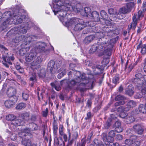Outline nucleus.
Wrapping results in <instances>:
<instances>
[{"label":"nucleus","mask_w":146,"mask_h":146,"mask_svg":"<svg viewBox=\"0 0 146 146\" xmlns=\"http://www.w3.org/2000/svg\"><path fill=\"white\" fill-rule=\"evenodd\" d=\"M115 130L117 133H120L122 132L123 130V128L121 127H119L117 128H115Z\"/></svg>","instance_id":"obj_56"},{"label":"nucleus","mask_w":146,"mask_h":146,"mask_svg":"<svg viewBox=\"0 0 146 146\" xmlns=\"http://www.w3.org/2000/svg\"><path fill=\"white\" fill-rule=\"evenodd\" d=\"M17 98L15 96L13 99L11 98L10 100L5 101L4 104L7 108H9L14 105L17 102Z\"/></svg>","instance_id":"obj_17"},{"label":"nucleus","mask_w":146,"mask_h":146,"mask_svg":"<svg viewBox=\"0 0 146 146\" xmlns=\"http://www.w3.org/2000/svg\"><path fill=\"white\" fill-rule=\"evenodd\" d=\"M115 32L113 30L109 31L107 33V35L110 36H113L115 34Z\"/></svg>","instance_id":"obj_54"},{"label":"nucleus","mask_w":146,"mask_h":146,"mask_svg":"<svg viewBox=\"0 0 146 146\" xmlns=\"http://www.w3.org/2000/svg\"><path fill=\"white\" fill-rule=\"evenodd\" d=\"M62 81L68 84V87L70 89L72 87L77 85L78 83L80 82V81L77 80V79H75L70 81H69L67 80H65Z\"/></svg>","instance_id":"obj_19"},{"label":"nucleus","mask_w":146,"mask_h":146,"mask_svg":"<svg viewBox=\"0 0 146 146\" xmlns=\"http://www.w3.org/2000/svg\"><path fill=\"white\" fill-rule=\"evenodd\" d=\"M45 43L39 42L36 43L30 52L26 56L25 60L27 62L32 61L31 64L32 66L37 65L42 61V57L38 55L37 53L42 52L44 50L46 46Z\"/></svg>","instance_id":"obj_2"},{"label":"nucleus","mask_w":146,"mask_h":146,"mask_svg":"<svg viewBox=\"0 0 146 146\" xmlns=\"http://www.w3.org/2000/svg\"><path fill=\"white\" fill-rule=\"evenodd\" d=\"M58 70H61V71L60 72L61 73H59L57 76L58 78L59 79H60L66 74V71L65 69L61 68L59 69Z\"/></svg>","instance_id":"obj_35"},{"label":"nucleus","mask_w":146,"mask_h":146,"mask_svg":"<svg viewBox=\"0 0 146 146\" xmlns=\"http://www.w3.org/2000/svg\"><path fill=\"white\" fill-rule=\"evenodd\" d=\"M53 7L52 9L55 15H57L60 21L65 23L66 25L73 28L75 31H80L84 29L87 25L93 27L94 24L91 22H85L83 20L78 18H72L70 19L68 22L65 17L67 12L69 11L71 6L69 4L66 5L61 1L55 0L54 1Z\"/></svg>","instance_id":"obj_1"},{"label":"nucleus","mask_w":146,"mask_h":146,"mask_svg":"<svg viewBox=\"0 0 146 146\" xmlns=\"http://www.w3.org/2000/svg\"><path fill=\"white\" fill-rule=\"evenodd\" d=\"M48 112V108H46L45 110L42 112V115L44 117H46L47 115Z\"/></svg>","instance_id":"obj_55"},{"label":"nucleus","mask_w":146,"mask_h":146,"mask_svg":"<svg viewBox=\"0 0 146 146\" xmlns=\"http://www.w3.org/2000/svg\"><path fill=\"white\" fill-rule=\"evenodd\" d=\"M91 9L89 7H85L84 9H81V15L84 16L89 17L90 15Z\"/></svg>","instance_id":"obj_21"},{"label":"nucleus","mask_w":146,"mask_h":146,"mask_svg":"<svg viewBox=\"0 0 146 146\" xmlns=\"http://www.w3.org/2000/svg\"><path fill=\"white\" fill-rule=\"evenodd\" d=\"M26 107V104L23 103H21L17 104L15 108L17 110H20L24 109Z\"/></svg>","instance_id":"obj_36"},{"label":"nucleus","mask_w":146,"mask_h":146,"mask_svg":"<svg viewBox=\"0 0 146 146\" xmlns=\"http://www.w3.org/2000/svg\"><path fill=\"white\" fill-rule=\"evenodd\" d=\"M86 143V142L85 140H82L81 143L77 144V146H85Z\"/></svg>","instance_id":"obj_58"},{"label":"nucleus","mask_w":146,"mask_h":146,"mask_svg":"<svg viewBox=\"0 0 146 146\" xmlns=\"http://www.w3.org/2000/svg\"><path fill=\"white\" fill-rule=\"evenodd\" d=\"M30 80L34 82L36 81V74L35 73H33L30 74Z\"/></svg>","instance_id":"obj_42"},{"label":"nucleus","mask_w":146,"mask_h":146,"mask_svg":"<svg viewBox=\"0 0 146 146\" xmlns=\"http://www.w3.org/2000/svg\"><path fill=\"white\" fill-rule=\"evenodd\" d=\"M122 111H119L120 112H121L119 115L121 117L123 118H125L127 116V114L126 113L122 112Z\"/></svg>","instance_id":"obj_57"},{"label":"nucleus","mask_w":146,"mask_h":146,"mask_svg":"<svg viewBox=\"0 0 146 146\" xmlns=\"http://www.w3.org/2000/svg\"><path fill=\"white\" fill-rule=\"evenodd\" d=\"M133 129L138 134L141 135L144 131L143 126L140 124H137L133 126Z\"/></svg>","instance_id":"obj_18"},{"label":"nucleus","mask_w":146,"mask_h":146,"mask_svg":"<svg viewBox=\"0 0 146 146\" xmlns=\"http://www.w3.org/2000/svg\"><path fill=\"white\" fill-rule=\"evenodd\" d=\"M54 142L55 144L56 145H59V141L58 140V138L57 137V135L56 136L54 135Z\"/></svg>","instance_id":"obj_59"},{"label":"nucleus","mask_w":146,"mask_h":146,"mask_svg":"<svg viewBox=\"0 0 146 146\" xmlns=\"http://www.w3.org/2000/svg\"><path fill=\"white\" fill-rule=\"evenodd\" d=\"M15 117V116L12 114L9 115L6 117V119L7 120L11 121V127L15 126V127H16L17 126L23 125L24 121L23 120L20 119L14 120Z\"/></svg>","instance_id":"obj_10"},{"label":"nucleus","mask_w":146,"mask_h":146,"mask_svg":"<svg viewBox=\"0 0 146 146\" xmlns=\"http://www.w3.org/2000/svg\"><path fill=\"white\" fill-rule=\"evenodd\" d=\"M123 14L119 12L117 13L116 14L117 18L119 19H123L124 17Z\"/></svg>","instance_id":"obj_47"},{"label":"nucleus","mask_w":146,"mask_h":146,"mask_svg":"<svg viewBox=\"0 0 146 146\" xmlns=\"http://www.w3.org/2000/svg\"><path fill=\"white\" fill-rule=\"evenodd\" d=\"M53 127L54 135L56 136L57 135V132L58 129L57 123L54 121L53 124Z\"/></svg>","instance_id":"obj_37"},{"label":"nucleus","mask_w":146,"mask_h":146,"mask_svg":"<svg viewBox=\"0 0 146 146\" xmlns=\"http://www.w3.org/2000/svg\"><path fill=\"white\" fill-rule=\"evenodd\" d=\"M119 13L123 14H125L129 12L128 9L125 7L120 8L119 10Z\"/></svg>","instance_id":"obj_39"},{"label":"nucleus","mask_w":146,"mask_h":146,"mask_svg":"<svg viewBox=\"0 0 146 146\" xmlns=\"http://www.w3.org/2000/svg\"><path fill=\"white\" fill-rule=\"evenodd\" d=\"M16 93L15 89L12 87H10L8 88L7 90V94L9 97L14 96Z\"/></svg>","instance_id":"obj_24"},{"label":"nucleus","mask_w":146,"mask_h":146,"mask_svg":"<svg viewBox=\"0 0 146 146\" xmlns=\"http://www.w3.org/2000/svg\"><path fill=\"white\" fill-rule=\"evenodd\" d=\"M25 14L22 10H19L17 13H14L12 15L11 12H6L1 17L2 18L7 19L3 22V25L6 27L9 24L17 25L22 23L25 18Z\"/></svg>","instance_id":"obj_3"},{"label":"nucleus","mask_w":146,"mask_h":146,"mask_svg":"<svg viewBox=\"0 0 146 146\" xmlns=\"http://www.w3.org/2000/svg\"><path fill=\"white\" fill-rule=\"evenodd\" d=\"M60 66V64H55L54 61L50 60L48 64L47 70L48 71H49L52 74L58 73L61 71V70H57Z\"/></svg>","instance_id":"obj_12"},{"label":"nucleus","mask_w":146,"mask_h":146,"mask_svg":"<svg viewBox=\"0 0 146 146\" xmlns=\"http://www.w3.org/2000/svg\"><path fill=\"white\" fill-rule=\"evenodd\" d=\"M36 38V36L34 35L29 36L26 35H25V36H23L22 40L24 41V43L22 44V45H23V44L24 45H27L32 40H34Z\"/></svg>","instance_id":"obj_15"},{"label":"nucleus","mask_w":146,"mask_h":146,"mask_svg":"<svg viewBox=\"0 0 146 146\" xmlns=\"http://www.w3.org/2000/svg\"><path fill=\"white\" fill-rule=\"evenodd\" d=\"M137 24V20L136 18V15H134L133 17V21L128 26L129 30H130L131 29H134Z\"/></svg>","instance_id":"obj_23"},{"label":"nucleus","mask_w":146,"mask_h":146,"mask_svg":"<svg viewBox=\"0 0 146 146\" xmlns=\"http://www.w3.org/2000/svg\"><path fill=\"white\" fill-rule=\"evenodd\" d=\"M133 137L132 139H135V138H136L135 140L133 141V146H139L140 145L141 143L143 141V140L142 139L139 140V137H136L135 136H133Z\"/></svg>","instance_id":"obj_26"},{"label":"nucleus","mask_w":146,"mask_h":146,"mask_svg":"<svg viewBox=\"0 0 146 146\" xmlns=\"http://www.w3.org/2000/svg\"><path fill=\"white\" fill-rule=\"evenodd\" d=\"M139 111L142 113H146V104L145 105L143 104H140L138 108Z\"/></svg>","instance_id":"obj_32"},{"label":"nucleus","mask_w":146,"mask_h":146,"mask_svg":"<svg viewBox=\"0 0 146 146\" xmlns=\"http://www.w3.org/2000/svg\"><path fill=\"white\" fill-rule=\"evenodd\" d=\"M100 15L102 17L100 19V22L102 24H106L108 25L110 24V21L108 20V17L106 12L103 10H102L100 12Z\"/></svg>","instance_id":"obj_14"},{"label":"nucleus","mask_w":146,"mask_h":146,"mask_svg":"<svg viewBox=\"0 0 146 146\" xmlns=\"http://www.w3.org/2000/svg\"><path fill=\"white\" fill-rule=\"evenodd\" d=\"M135 119V118L133 116L128 115L127 117L126 121L127 123H130L133 122Z\"/></svg>","instance_id":"obj_34"},{"label":"nucleus","mask_w":146,"mask_h":146,"mask_svg":"<svg viewBox=\"0 0 146 146\" xmlns=\"http://www.w3.org/2000/svg\"><path fill=\"white\" fill-rule=\"evenodd\" d=\"M72 9L75 12L80 13L81 14L80 11H81V9H83V8L80 4L78 3L76 5L75 7H73Z\"/></svg>","instance_id":"obj_30"},{"label":"nucleus","mask_w":146,"mask_h":146,"mask_svg":"<svg viewBox=\"0 0 146 146\" xmlns=\"http://www.w3.org/2000/svg\"><path fill=\"white\" fill-rule=\"evenodd\" d=\"M137 49L141 48V52L143 54H144L146 52V44H142L140 43L137 47Z\"/></svg>","instance_id":"obj_29"},{"label":"nucleus","mask_w":146,"mask_h":146,"mask_svg":"<svg viewBox=\"0 0 146 146\" xmlns=\"http://www.w3.org/2000/svg\"><path fill=\"white\" fill-rule=\"evenodd\" d=\"M111 125V123L110 122L108 121L104 124V128L105 129H108Z\"/></svg>","instance_id":"obj_48"},{"label":"nucleus","mask_w":146,"mask_h":146,"mask_svg":"<svg viewBox=\"0 0 146 146\" xmlns=\"http://www.w3.org/2000/svg\"><path fill=\"white\" fill-rule=\"evenodd\" d=\"M36 119V117L35 115H32L31 120L32 121H35Z\"/></svg>","instance_id":"obj_63"},{"label":"nucleus","mask_w":146,"mask_h":146,"mask_svg":"<svg viewBox=\"0 0 146 146\" xmlns=\"http://www.w3.org/2000/svg\"><path fill=\"white\" fill-rule=\"evenodd\" d=\"M28 28V24L27 23H26L21 25L19 27H15L12 29L11 31L14 32L13 33L14 34H22L26 33Z\"/></svg>","instance_id":"obj_9"},{"label":"nucleus","mask_w":146,"mask_h":146,"mask_svg":"<svg viewBox=\"0 0 146 146\" xmlns=\"http://www.w3.org/2000/svg\"><path fill=\"white\" fill-rule=\"evenodd\" d=\"M76 66V65L73 64H71L70 65V68L73 70V69Z\"/></svg>","instance_id":"obj_64"},{"label":"nucleus","mask_w":146,"mask_h":146,"mask_svg":"<svg viewBox=\"0 0 146 146\" xmlns=\"http://www.w3.org/2000/svg\"><path fill=\"white\" fill-rule=\"evenodd\" d=\"M22 139L21 143L23 145L25 146H31V142L30 139L27 138Z\"/></svg>","instance_id":"obj_27"},{"label":"nucleus","mask_w":146,"mask_h":146,"mask_svg":"<svg viewBox=\"0 0 146 146\" xmlns=\"http://www.w3.org/2000/svg\"><path fill=\"white\" fill-rule=\"evenodd\" d=\"M113 141L109 142L108 145H106L107 146H119V145L118 143H114L112 142Z\"/></svg>","instance_id":"obj_52"},{"label":"nucleus","mask_w":146,"mask_h":146,"mask_svg":"<svg viewBox=\"0 0 146 146\" xmlns=\"http://www.w3.org/2000/svg\"><path fill=\"white\" fill-rule=\"evenodd\" d=\"M116 138L119 140H120L122 139V136L120 134L117 135L116 136Z\"/></svg>","instance_id":"obj_61"},{"label":"nucleus","mask_w":146,"mask_h":146,"mask_svg":"<svg viewBox=\"0 0 146 146\" xmlns=\"http://www.w3.org/2000/svg\"><path fill=\"white\" fill-rule=\"evenodd\" d=\"M51 85L52 86V88L55 89L57 91H60L61 89V87L60 85L55 84L54 83H51Z\"/></svg>","instance_id":"obj_40"},{"label":"nucleus","mask_w":146,"mask_h":146,"mask_svg":"<svg viewBox=\"0 0 146 146\" xmlns=\"http://www.w3.org/2000/svg\"><path fill=\"white\" fill-rule=\"evenodd\" d=\"M17 137V136L16 134L15 133H13L11 134L10 138L12 140L14 141L16 140Z\"/></svg>","instance_id":"obj_53"},{"label":"nucleus","mask_w":146,"mask_h":146,"mask_svg":"<svg viewBox=\"0 0 146 146\" xmlns=\"http://www.w3.org/2000/svg\"><path fill=\"white\" fill-rule=\"evenodd\" d=\"M59 133L62 136L63 135V127L62 125H60L59 128Z\"/></svg>","instance_id":"obj_51"},{"label":"nucleus","mask_w":146,"mask_h":146,"mask_svg":"<svg viewBox=\"0 0 146 146\" xmlns=\"http://www.w3.org/2000/svg\"><path fill=\"white\" fill-rule=\"evenodd\" d=\"M101 39L103 40V42L100 43L98 42V44H94L93 45L90 49V53H93L97 50L109 51L112 48V40H104V38Z\"/></svg>","instance_id":"obj_4"},{"label":"nucleus","mask_w":146,"mask_h":146,"mask_svg":"<svg viewBox=\"0 0 146 146\" xmlns=\"http://www.w3.org/2000/svg\"><path fill=\"white\" fill-rule=\"evenodd\" d=\"M22 96L23 100H27L29 98V95L27 91H24L22 93Z\"/></svg>","instance_id":"obj_41"},{"label":"nucleus","mask_w":146,"mask_h":146,"mask_svg":"<svg viewBox=\"0 0 146 146\" xmlns=\"http://www.w3.org/2000/svg\"><path fill=\"white\" fill-rule=\"evenodd\" d=\"M115 99L116 101H118L115 104V106L116 107L123 105L125 103L124 100H125V98L122 95H117L115 97Z\"/></svg>","instance_id":"obj_16"},{"label":"nucleus","mask_w":146,"mask_h":146,"mask_svg":"<svg viewBox=\"0 0 146 146\" xmlns=\"http://www.w3.org/2000/svg\"><path fill=\"white\" fill-rule=\"evenodd\" d=\"M92 68L93 69V71L95 74H98L102 72V68L101 65H98L96 66H92Z\"/></svg>","instance_id":"obj_22"},{"label":"nucleus","mask_w":146,"mask_h":146,"mask_svg":"<svg viewBox=\"0 0 146 146\" xmlns=\"http://www.w3.org/2000/svg\"><path fill=\"white\" fill-rule=\"evenodd\" d=\"M23 35L19 36H17L15 39L12 40V42L14 43H17L20 41L22 40Z\"/></svg>","instance_id":"obj_38"},{"label":"nucleus","mask_w":146,"mask_h":146,"mask_svg":"<svg viewBox=\"0 0 146 146\" xmlns=\"http://www.w3.org/2000/svg\"><path fill=\"white\" fill-rule=\"evenodd\" d=\"M83 77V79H80L83 82L80 84L79 86V88L81 91H84L86 89L90 88L92 87L94 83L95 82V80L94 78L89 79L87 78L85 76Z\"/></svg>","instance_id":"obj_6"},{"label":"nucleus","mask_w":146,"mask_h":146,"mask_svg":"<svg viewBox=\"0 0 146 146\" xmlns=\"http://www.w3.org/2000/svg\"><path fill=\"white\" fill-rule=\"evenodd\" d=\"M29 116V114L28 113L25 112L22 113L21 115V117L22 118L25 120H27L28 119V117Z\"/></svg>","instance_id":"obj_45"},{"label":"nucleus","mask_w":146,"mask_h":146,"mask_svg":"<svg viewBox=\"0 0 146 146\" xmlns=\"http://www.w3.org/2000/svg\"><path fill=\"white\" fill-rule=\"evenodd\" d=\"M63 136V137L64 139V141L63 144L64 145H65V143L64 142H66L67 141V136L66 134H63V135H62Z\"/></svg>","instance_id":"obj_62"},{"label":"nucleus","mask_w":146,"mask_h":146,"mask_svg":"<svg viewBox=\"0 0 146 146\" xmlns=\"http://www.w3.org/2000/svg\"><path fill=\"white\" fill-rule=\"evenodd\" d=\"M0 48L2 52H4V53H3V60L2 61L3 64L6 67L8 68V64H12L11 61H13L14 58L12 55L9 56L8 54L7 49L3 45H0Z\"/></svg>","instance_id":"obj_5"},{"label":"nucleus","mask_w":146,"mask_h":146,"mask_svg":"<svg viewBox=\"0 0 146 146\" xmlns=\"http://www.w3.org/2000/svg\"><path fill=\"white\" fill-rule=\"evenodd\" d=\"M29 47H26L22 48L20 49L19 51V54L21 56H23L24 54L29 50Z\"/></svg>","instance_id":"obj_33"},{"label":"nucleus","mask_w":146,"mask_h":146,"mask_svg":"<svg viewBox=\"0 0 146 146\" xmlns=\"http://www.w3.org/2000/svg\"><path fill=\"white\" fill-rule=\"evenodd\" d=\"M133 89L134 88L132 85H129L128 87V89L125 91L126 94L129 96H131L134 93Z\"/></svg>","instance_id":"obj_28"},{"label":"nucleus","mask_w":146,"mask_h":146,"mask_svg":"<svg viewBox=\"0 0 146 146\" xmlns=\"http://www.w3.org/2000/svg\"><path fill=\"white\" fill-rule=\"evenodd\" d=\"M89 17L91 19V21L92 22H96L99 21H100L99 14L96 11H94L91 13H90V15L89 16Z\"/></svg>","instance_id":"obj_20"},{"label":"nucleus","mask_w":146,"mask_h":146,"mask_svg":"<svg viewBox=\"0 0 146 146\" xmlns=\"http://www.w3.org/2000/svg\"><path fill=\"white\" fill-rule=\"evenodd\" d=\"M135 78L134 80L135 84H137V86L139 89L144 88L146 86V75L143 76L141 74L138 73L135 75Z\"/></svg>","instance_id":"obj_7"},{"label":"nucleus","mask_w":146,"mask_h":146,"mask_svg":"<svg viewBox=\"0 0 146 146\" xmlns=\"http://www.w3.org/2000/svg\"><path fill=\"white\" fill-rule=\"evenodd\" d=\"M132 138H131L130 139H126L125 141V144L127 145L133 146V140H132Z\"/></svg>","instance_id":"obj_44"},{"label":"nucleus","mask_w":146,"mask_h":146,"mask_svg":"<svg viewBox=\"0 0 146 146\" xmlns=\"http://www.w3.org/2000/svg\"><path fill=\"white\" fill-rule=\"evenodd\" d=\"M119 78L118 76H115L113 79L112 82L114 84H116L119 83Z\"/></svg>","instance_id":"obj_49"},{"label":"nucleus","mask_w":146,"mask_h":146,"mask_svg":"<svg viewBox=\"0 0 146 146\" xmlns=\"http://www.w3.org/2000/svg\"><path fill=\"white\" fill-rule=\"evenodd\" d=\"M95 38L94 35H91L88 36L84 39L83 42L85 44H88L91 42Z\"/></svg>","instance_id":"obj_25"},{"label":"nucleus","mask_w":146,"mask_h":146,"mask_svg":"<svg viewBox=\"0 0 146 146\" xmlns=\"http://www.w3.org/2000/svg\"><path fill=\"white\" fill-rule=\"evenodd\" d=\"M74 74L76 77H77L76 79H77V80L81 82L80 79H83V77L85 76V74L83 73L82 74L79 71H76L74 73Z\"/></svg>","instance_id":"obj_31"},{"label":"nucleus","mask_w":146,"mask_h":146,"mask_svg":"<svg viewBox=\"0 0 146 146\" xmlns=\"http://www.w3.org/2000/svg\"><path fill=\"white\" fill-rule=\"evenodd\" d=\"M115 128H117L121 127V123L119 121H116L115 123Z\"/></svg>","instance_id":"obj_60"},{"label":"nucleus","mask_w":146,"mask_h":146,"mask_svg":"<svg viewBox=\"0 0 146 146\" xmlns=\"http://www.w3.org/2000/svg\"><path fill=\"white\" fill-rule=\"evenodd\" d=\"M137 105L136 103L133 100H130L125 106H121L118 108V111H128L131 108L135 107Z\"/></svg>","instance_id":"obj_13"},{"label":"nucleus","mask_w":146,"mask_h":146,"mask_svg":"<svg viewBox=\"0 0 146 146\" xmlns=\"http://www.w3.org/2000/svg\"><path fill=\"white\" fill-rule=\"evenodd\" d=\"M109 18L112 21H115L116 19H117V18L116 13L111 15H110Z\"/></svg>","instance_id":"obj_46"},{"label":"nucleus","mask_w":146,"mask_h":146,"mask_svg":"<svg viewBox=\"0 0 146 146\" xmlns=\"http://www.w3.org/2000/svg\"><path fill=\"white\" fill-rule=\"evenodd\" d=\"M108 11L110 15L116 13L115 10L113 9H109Z\"/></svg>","instance_id":"obj_50"},{"label":"nucleus","mask_w":146,"mask_h":146,"mask_svg":"<svg viewBox=\"0 0 146 146\" xmlns=\"http://www.w3.org/2000/svg\"><path fill=\"white\" fill-rule=\"evenodd\" d=\"M30 126V129L26 127L23 129L18 134L20 138H22L23 136H27L29 134L31 135L29 133L31 131L36 130L38 129L37 125L35 123H31Z\"/></svg>","instance_id":"obj_8"},{"label":"nucleus","mask_w":146,"mask_h":146,"mask_svg":"<svg viewBox=\"0 0 146 146\" xmlns=\"http://www.w3.org/2000/svg\"><path fill=\"white\" fill-rule=\"evenodd\" d=\"M134 4L133 2H131L127 4L126 7L129 12L134 7Z\"/></svg>","instance_id":"obj_43"},{"label":"nucleus","mask_w":146,"mask_h":146,"mask_svg":"<svg viewBox=\"0 0 146 146\" xmlns=\"http://www.w3.org/2000/svg\"><path fill=\"white\" fill-rule=\"evenodd\" d=\"M115 131L111 130L108 133V136L106 133H103L102 135V137L105 144L106 145H108L109 142L113 141V137L115 136Z\"/></svg>","instance_id":"obj_11"}]
</instances>
